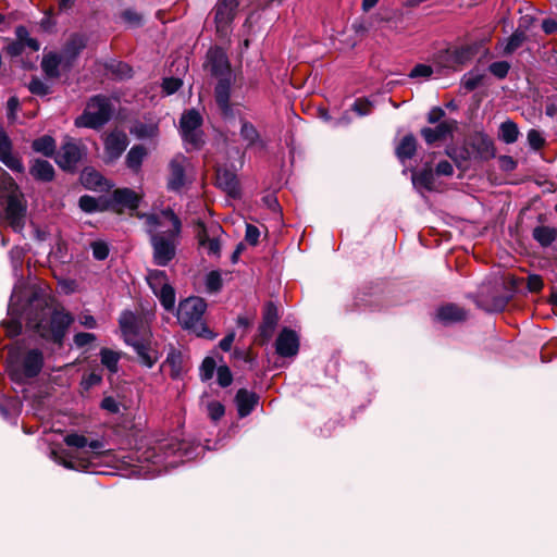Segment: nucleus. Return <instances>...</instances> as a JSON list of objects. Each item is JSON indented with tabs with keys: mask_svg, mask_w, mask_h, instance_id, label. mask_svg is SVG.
Instances as JSON below:
<instances>
[{
	"mask_svg": "<svg viewBox=\"0 0 557 557\" xmlns=\"http://www.w3.org/2000/svg\"><path fill=\"white\" fill-rule=\"evenodd\" d=\"M208 66L215 76H223L230 72V64L225 52L220 48L209 50L207 54Z\"/></svg>",
	"mask_w": 557,
	"mask_h": 557,
	"instance_id": "nucleus-21",
	"label": "nucleus"
},
{
	"mask_svg": "<svg viewBox=\"0 0 557 557\" xmlns=\"http://www.w3.org/2000/svg\"><path fill=\"white\" fill-rule=\"evenodd\" d=\"M33 148L37 152H41L45 156H52L55 149V141L50 136L40 137L33 143Z\"/></svg>",
	"mask_w": 557,
	"mask_h": 557,
	"instance_id": "nucleus-42",
	"label": "nucleus"
},
{
	"mask_svg": "<svg viewBox=\"0 0 557 557\" xmlns=\"http://www.w3.org/2000/svg\"><path fill=\"white\" fill-rule=\"evenodd\" d=\"M147 282L153 293L169 284L165 272L161 270H149Z\"/></svg>",
	"mask_w": 557,
	"mask_h": 557,
	"instance_id": "nucleus-41",
	"label": "nucleus"
},
{
	"mask_svg": "<svg viewBox=\"0 0 557 557\" xmlns=\"http://www.w3.org/2000/svg\"><path fill=\"white\" fill-rule=\"evenodd\" d=\"M236 405L240 417L248 416L258 403V396L247 389H239L236 394Z\"/></svg>",
	"mask_w": 557,
	"mask_h": 557,
	"instance_id": "nucleus-24",
	"label": "nucleus"
},
{
	"mask_svg": "<svg viewBox=\"0 0 557 557\" xmlns=\"http://www.w3.org/2000/svg\"><path fill=\"white\" fill-rule=\"evenodd\" d=\"M277 321V308L273 304H268L263 312L262 323H265L269 327H275Z\"/></svg>",
	"mask_w": 557,
	"mask_h": 557,
	"instance_id": "nucleus-47",
	"label": "nucleus"
},
{
	"mask_svg": "<svg viewBox=\"0 0 557 557\" xmlns=\"http://www.w3.org/2000/svg\"><path fill=\"white\" fill-rule=\"evenodd\" d=\"M523 40H524L523 33H518V32L513 33L509 37V39L505 46V52L506 53L513 52L516 49H518L522 45Z\"/></svg>",
	"mask_w": 557,
	"mask_h": 557,
	"instance_id": "nucleus-54",
	"label": "nucleus"
},
{
	"mask_svg": "<svg viewBox=\"0 0 557 557\" xmlns=\"http://www.w3.org/2000/svg\"><path fill=\"white\" fill-rule=\"evenodd\" d=\"M0 161L8 166L11 171L23 172L24 166L21 160L12 153V143L4 132L3 127L0 126Z\"/></svg>",
	"mask_w": 557,
	"mask_h": 557,
	"instance_id": "nucleus-16",
	"label": "nucleus"
},
{
	"mask_svg": "<svg viewBox=\"0 0 557 557\" xmlns=\"http://www.w3.org/2000/svg\"><path fill=\"white\" fill-rule=\"evenodd\" d=\"M112 112L109 98L95 96L87 103L83 114L76 119L75 124L79 127L98 128L110 120Z\"/></svg>",
	"mask_w": 557,
	"mask_h": 557,
	"instance_id": "nucleus-6",
	"label": "nucleus"
},
{
	"mask_svg": "<svg viewBox=\"0 0 557 557\" xmlns=\"http://www.w3.org/2000/svg\"><path fill=\"white\" fill-rule=\"evenodd\" d=\"M172 215L173 218H177V215L172 210H164L158 214H152L147 218L148 232L150 236L156 233L160 235H164V237H170L172 235V226L166 223H162L164 215Z\"/></svg>",
	"mask_w": 557,
	"mask_h": 557,
	"instance_id": "nucleus-22",
	"label": "nucleus"
},
{
	"mask_svg": "<svg viewBox=\"0 0 557 557\" xmlns=\"http://www.w3.org/2000/svg\"><path fill=\"white\" fill-rule=\"evenodd\" d=\"M101 408L111 413H116L120 411V404L112 396H108L102 399Z\"/></svg>",
	"mask_w": 557,
	"mask_h": 557,
	"instance_id": "nucleus-63",
	"label": "nucleus"
},
{
	"mask_svg": "<svg viewBox=\"0 0 557 557\" xmlns=\"http://www.w3.org/2000/svg\"><path fill=\"white\" fill-rule=\"evenodd\" d=\"M128 344L134 347L135 351L138 355L140 362L144 366H146L148 368H152L153 364L158 361V358H159L158 352L154 349H152L151 347H149L146 344H144L143 342H140L139 339L132 341Z\"/></svg>",
	"mask_w": 557,
	"mask_h": 557,
	"instance_id": "nucleus-25",
	"label": "nucleus"
},
{
	"mask_svg": "<svg viewBox=\"0 0 557 557\" xmlns=\"http://www.w3.org/2000/svg\"><path fill=\"white\" fill-rule=\"evenodd\" d=\"M471 147L481 160H490L495 157V146L493 139L485 133H476L472 136Z\"/></svg>",
	"mask_w": 557,
	"mask_h": 557,
	"instance_id": "nucleus-19",
	"label": "nucleus"
},
{
	"mask_svg": "<svg viewBox=\"0 0 557 557\" xmlns=\"http://www.w3.org/2000/svg\"><path fill=\"white\" fill-rule=\"evenodd\" d=\"M44 357L38 349L29 350L22 360H13L10 358V376L15 382H23L25 379L36 376L42 368Z\"/></svg>",
	"mask_w": 557,
	"mask_h": 557,
	"instance_id": "nucleus-7",
	"label": "nucleus"
},
{
	"mask_svg": "<svg viewBox=\"0 0 557 557\" xmlns=\"http://www.w3.org/2000/svg\"><path fill=\"white\" fill-rule=\"evenodd\" d=\"M195 232L199 247L203 249L208 256L219 258L221 255L220 237L223 234L222 227L216 223L205 225L203 222L199 221Z\"/></svg>",
	"mask_w": 557,
	"mask_h": 557,
	"instance_id": "nucleus-9",
	"label": "nucleus"
},
{
	"mask_svg": "<svg viewBox=\"0 0 557 557\" xmlns=\"http://www.w3.org/2000/svg\"><path fill=\"white\" fill-rule=\"evenodd\" d=\"M206 287L209 292H218L222 287V277L219 271H211L206 277Z\"/></svg>",
	"mask_w": 557,
	"mask_h": 557,
	"instance_id": "nucleus-48",
	"label": "nucleus"
},
{
	"mask_svg": "<svg viewBox=\"0 0 557 557\" xmlns=\"http://www.w3.org/2000/svg\"><path fill=\"white\" fill-rule=\"evenodd\" d=\"M182 86V81L175 77H168L163 79L162 88L166 95H172L177 91Z\"/></svg>",
	"mask_w": 557,
	"mask_h": 557,
	"instance_id": "nucleus-58",
	"label": "nucleus"
},
{
	"mask_svg": "<svg viewBox=\"0 0 557 557\" xmlns=\"http://www.w3.org/2000/svg\"><path fill=\"white\" fill-rule=\"evenodd\" d=\"M207 309L206 301L200 297H189L183 300L177 310V320L181 325L205 338H214L215 334L203 322V313Z\"/></svg>",
	"mask_w": 557,
	"mask_h": 557,
	"instance_id": "nucleus-4",
	"label": "nucleus"
},
{
	"mask_svg": "<svg viewBox=\"0 0 557 557\" xmlns=\"http://www.w3.org/2000/svg\"><path fill=\"white\" fill-rule=\"evenodd\" d=\"M276 352L281 357H293L297 355L299 349V338L296 332L289 329H283L280 335L277 336L276 343Z\"/></svg>",
	"mask_w": 557,
	"mask_h": 557,
	"instance_id": "nucleus-17",
	"label": "nucleus"
},
{
	"mask_svg": "<svg viewBox=\"0 0 557 557\" xmlns=\"http://www.w3.org/2000/svg\"><path fill=\"white\" fill-rule=\"evenodd\" d=\"M63 61L61 54L48 53L42 58L41 69L48 77L57 78L60 75L59 66Z\"/></svg>",
	"mask_w": 557,
	"mask_h": 557,
	"instance_id": "nucleus-29",
	"label": "nucleus"
},
{
	"mask_svg": "<svg viewBox=\"0 0 557 557\" xmlns=\"http://www.w3.org/2000/svg\"><path fill=\"white\" fill-rule=\"evenodd\" d=\"M527 138H528V143H529L530 147L534 150L541 149L545 144L544 137L536 129H530L528 132Z\"/></svg>",
	"mask_w": 557,
	"mask_h": 557,
	"instance_id": "nucleus-52",
	"label": "nucleus"
},
{
	"mask_svg": "<svg viewBox=\"0 0 557 557\" xmlns=\"http://www.w3.org/2000/svg\"><path fill=\"white\" fill-rule=\"evenodd\" d=\"M162 368L164 371H169L170 376L174 380L182 379L187 372L188 361L186 356L175 349L171 348L168 352L166 359L164 360Z\"/></svg>",
	"mask_w": 557,
	"mask_h": 557,
	"instance_id": "nucleus-14",
	"label": "nucleus"
},
{
	"mask_svg": "<svg viewBox=\"0 0 557 557\" xmlns=\"http://www.w3.org/2000/svg\"><path fill=\"white\" fill-rule=\"evenodd\" d=\"M201 121L200 114L195 110L184 113L181 119V133L183 139L194 147H198L201 143V134L199 131Z\"/></svg>",
	"mask_w": 557,
	"mask_h": 557,
	"instance_id": "nucleus-12",
	"label": "nucleus"
},
{
	"mask_svg": "<svg viewBox=\"0 0 557 557\" xmlns=\"http://www.w3.org/2000/svg\"><path fill=\"white\" fill-rule=\"evenodd\" d=\"M114 197L116 201L132 208H135L138 205L137 195L133 190L127 188L115 190Z\"/></svg>",
	"mask_w": 557,
	"mask_h": 557,
	"instance_id": "nucleus-44",
	"label": "nucleus"
},
{
	"mask_svg": "<svg viewBox=\"0 0 557 557\" xmlns=\"http://www.w3.org/2000/svg\"><path fill=\"white\" fill-rule=\"evenodd\" d=\"M120 327L126 343L146 337L148 327L146 321L131 311H124L120 317Z\"/></svg>",
	"mask_w": 557,
	"mask_h": 557,
	"instance_id": "nucleus-10",
	"label": "nucleus"
},
{
	"mask_svg": "<svg viewBox=\"0 0 557 557\" xmlns=\"http://www.w3.org/2000/svg\"><path fill=\"white\" fill-rule=\"evenodd\" d=\"M30 174L36 180L49 182L53 178L54 170L49 161L37 159L30 166Z\"/></svg>",
	"mask_w": 557,
	"mask_h": 557,
	"instance_id": "nucleus-28",
	"label": "nucleus"
},
{
	"mask_svg": "<svg viewBox=\"0 0 557 557\" xmlns=\"http://www.w3.org/2000/svg\"><path fill=\"white\" fill-rule=\"evenodd\" d=\"M154 295L160 299L161 305L165 310L170 311L175 306V292L174 288L168 284L157 290Z\"/></svg>",
	"mask_w": 557,
	"mask_h": 557,
	"instance_id": "nucleus-39",
	"label": "nucleus"
},
{
	"mask_svg": "<svg viewBox=\"0 0 557 557\" xmlns=\"http://www.w3.org/2000/svg\"><path fill=\"white\" fill-rule=\"evenodd\" d=\"M528 289L532 293L540 292L543 288V280L540 275L532 274L527 280Z\"/></svg>",
	"mask_w": 557,
	"mask_h": 557,
	"instance_id": "nucleus-61",
	"label": "nucleus"
},
{
	"mask_svg": "<svg viewBox=\"0 0 557 557\" xmlns=\"http://www.w3.org/2000/svg\"><path fill=\"white\" fill-rule=\"evenodd\" d=\"M510 65L506 61L494 62L490 65V72L497 78H504L509 72Z\"/></svg>",
	"mask_w": 557,
	"mask_h": 557,
	"instance_id": "nucleus-51",
	"label": "nucleus"
},
{
	"mask_svg": "<svg viewBox=\"0 0 557 557\" xmlns=\"http://www.w3.org/2000/svg\"><path fill=\"white\" fill-rule=\"evenodd\" d=\"M101 363L111 372L119 371L120 354L108 348L100 350Z\"/></svg>",
	"mask_w": 557,
	"mask_h": 557,
	"instance_id": "nucleus-35",
	"label": "nucleus"
},
{
	"mask_svg": "<svg viewBox=\"0 0 557 557\" xmlns=\"http://www.w3.org/2000/svg\"><path fill=\"white\" fill-rule=\"evenodd\" d=\"M218 383L222 387H227L233 381L231 370L227 367H219L216 370Z\"/></svg>",
	"mask_w": 557,
	"mask_h": 557,
	"instance_id": "nucleus-55",
	"label": "nucleus"
},
{
	"mask_svg": "<svg viewBox=\"0 0 557 557\" xmlns=\"http://www.w3.org/2000/svg\"><path fill=\"white\" fill-rule=\"evenodd\" d=\"M86 47V39L77 34L72 35L66 41L61 55L64 62L70 65L81 51Z\"/></svg>",
	"mask_w": 557,
	"mask_h": 557,
	"instance_id": "nucleus-23",
	"label": "nucleus"
},
{
	"mask_svg": "<svg viewBox=\"0 0 557 557\" xmlns=\"http://www.w3.org/2000/svg\"><path fill=\"white\" fill-rule=\"evenodd\" d=\"M417 150V141L412 135H406L396 148L397 157L404 161L411 159Z\"/></svg>",
	"mask_w": 557,
	"mask_h": 557,
	"instance_id": "nucleus-34",
	"label": "nucleus"
},
{
	"mask_svg": "<svg viewBox=\"0 0 557 557\" xmlns=\"http://www.w3.org/2000/svg\"><path fill=\"white\" fill-rule=\"evenodd\" d=\"M215 369V361L208 357L202 361V364L200 367V376L202 380H209L212 377L213 372Z\"/></svg>",
	"mask_w": 557,
	"mask_h": 557,
	"instance_id": "nucleus-56",
	"label": "nucleus"
},
{
	"mask_svg": "<svg viewBox=\"0 0 557 557\" xmlns=\"http://www.w3.org/2000/svg\"><path fill=\"white\" fill-rule=\"evenodd\" d=\"M436 317L444 323L458 322L466 319V311L456 305H446L437 310Z\"/></svg>",
	"mask_w": 557,
	"mask_h": 557,
	"instance_id": "nucleus-26",
	"label": "nucleus"
},
{
	"mask_svg": "<svg viewBox=\"0 0 557 557\" xmlns=\"http://www.w3.org/2000/svg\"><path fill=\"white\" fill-rule=\"evenodd\" d=\"M519 134L518 125L511 120H506L499 125L498 138L505 144L516 143Z\"/></svg>",
	"mask_w": 557,
	"mask_h": 557,
	"instance_id": "nucleus-32",
	"label": "nucleus"
},
{
	"mask_svg": "<svg viewBox=\"0 0 557 557\" xmlns=\"http://www.w3.org/2000/svg\"><path fill=\"white\" fill-rule=\"evenodd\" d=\"M231 83L227 79H220L215 87V100L219 107L227 112L230 109Z\"/></svg>",
	"mask_w": 557,
	"mask_h": 557,
	"instance_id": "nucleus-30",
	"label": "nucleus"
},
{
	"mask_svg": "<svg viewBox=\"0 0 557 557\" xmlns=\"http://www.w3.org/2000/svg\"><path fill=\"white\" fill-rule=\"evenodd\" d=\"M557 236L555 228L548 226H537L533 230V237L542 246H549Z\"/></svg>",
	"mask_w": 557,
	"mask_h": 557,
	"instance_id": "nucleus-37",
	"label": "nucleus"
},
{
	"mask_svg": "<svg viewBox=\"0 0 557 557\" xmlns=\"http://www.w3.org/2000/svg\"><path fill=\"white\" fill-rule=\"evenodd\" d=\"M456 127V122L453 120L444 121L440 123L434 128L431 127H424L421 131V135L424 138V140L431 145L438 140H444L448 138L453 131Z\"/></svg>",
	"mask_w": 557,
	"mask_h": 557,
	"instance_id": "nucleus-20",
	"label": "nucleus"
},
{
	"mask_svg": "<svg viewBox=\"0 0 557 557\" xmlns=\"http://www.w3.org/2000/svg\"><path fill=\"white\" fill-rule=\"evenodd\" d=\"M98 206H99V203L94 197L82 196L79 198V207L85 212L90 213V212L97 211Z\"/></svg>",
	"mask_w": 557,
	"mask_h": 557,
	"instance_id": "nucleus-59",
	"label": "nucleus"
},
{
	"mask_svg": "<svg viewBox=\"0 0 557 557\" xmlns=\"http://www.w3.org/2000/svg\"><path fill=\"white\" fill-rule=\"evenodd\" d=\"M208 416L211 420L218 421L220 420L225 412L224 406L220 401H210L207 405Z\"/></svg>",
	"mask_w": 557,
	"mask_h": 557,
	"instance_id": "nucleus-50",
	"label": "nucleus"
},
{
	"mask_svg": "<svg viewBox=\"0 0 557 557\" xmlns=\"http://www.w3.org/2000/svg\"><path fill=\"white\" fill-rule=\"evenodd\" d=\"M146 156V148L141 145H135L126 156V165L134 172H138Z\"/></svg>",
	"mask_w": 557,
	"mask_h": 557,
	"instance_id": "nucleus-31",
	"label": "nucleus"
},
{
	"mask_svg": "<svg viewBox=\"0 0 557 557\" xmlns=\"http://www.w3.org/2000/svg\"><path fill=\"white\" fill-rule=\"evenodd\" d=\"M73 317L53 305L50 297L35 295L27 310V325L41 338L62 344Z\"/></svg>",
	"mask_w": 557,
	"mask_h": 557,
	"instance_id": "nucleus-1",
	"label": "nucleus"
},
{
	"mask_svg": "<svg viewBox=\"0 0 557 557\" xmlns=\"http://www.w3.org/2000/svg\"><path fill=\"white\" fill-rule=\"evenodd\" d=\"M352 110L359 115H367L371 112V103L367 100L358 99L352 104Z\"/></svg>",
	"mask_w": 557,
	"mask_h": 557,
	"instance_id": "nucleus-64",
	"label": "nucleus"
},
{
	"mask_svg": "<svg viewBox=\"0 0 557 557\" xmlns=\"http://www.w3.org/2000/svg\"><path fill=\"white\" fill-rule=\"evenodd\" d=\"M237 5V0H222L216 4L215 24L216 30L221 35L228 33V27L235 16Z\"/></svg>",
	"mask_w": 557,
	"mask_h": 557,
	"instance_id": "nucleus-13",
	"label": "nucleus"
},
{
	"mask_svg": "<svg viewBox=\"0 0 557 557\" xmlns=\"http://www.w3.org/2000/svg\"><path fill=\"white\" fill-rule=\"evenodd\" d=\"M64 442L67 446L76 447L79 449L88 448L90 450V455L87 457H83L81 454L73 455L71 459H67L62 454H59L54 450L51 451V458L58 463L67 469L73 470H84L88 471L92 466L96 465V460L102 454H108L109 451H103V443L98 440L88 441L87 437L77 433L67 434L64 437Z\"/></svg>",
	"mask_w": 557,
	"mask_h": 557,
	"instance_id": "nucleus-2",
	"label": "nucleus"
},
{
	"mask_svg": "<svg viewBox=\"0 0 557 557\" xmlns=\"http://www.w3.org/2000/svg\"><path fill=\"white\" fill-rule=\"evenodd\" d=\"M92 250V256L97 260H104L109 256V247L106 242L97 240L91 243L90 245Z\"/></svg>",
	"mask_w": 557,
	"mask_h": 557,
	"instance_id": "nucleus-49",
	"label": "nucleus"
},
{
	"mask_svg": "<svg viewBox=\"0 0 557 557\" xmlns=\"http://www.w3.org/2000/svg\"><path fill=\"white\" fill-rule=\"evenodd\" d=\"M96 341V335L92 333L81 332L75 334L74 344L77 347H85Z\"/></svg>",
	"mask_w": 557,
	"mask_h": 557,
	"instance_id": "nucleus-60",
	"label": "nucleus"
},
{
	"mask_svg": "<svg viewBox=\"0 0 557 557\" xmlns=\"http://www.w3.org/2000/svg\"><path fill=\"white\" fill-rule=\"evenodd\" d=\"M483 79V73L476 70H472L462 76L461 85L466 90L472 91L482 84Z\"/></svg>",
	"mask_w": 557,
	"mask_h": 557,
	"instance_id": "nucleus-40",
	"label": "nucleus"
},
{
	"mask_svg": "<svg viewBox=\"0 0 557 557\" xmlns=\"http://www.w3.org/2000/svg\"><path fill=\"white\" fill-rule=\"evenodd\" d=\"M83 184L90 189H97L102 185V176L92 170H85L82 174Z\"/></svg>",
	"mask_w": 557,
	"mask_h": 557,
	"instance_id": "nucleus-45",
	"label": "nucleus"
},
{
	"mask_svg": "<svg viewBox=\"0 0 557 557\" xmlns=\"http://www.w3.org/2000/svg\"><path fill=\"white\" fill-rule=\"evenodd\" d=\"M412 184L418 189L423 188L429 191L436 190L435 176L430 168L420 172H413Z\"/></svg>",
	"mask_w": 557,
	"mask_h": 557,
	"instance_id": "nucleus-27",
	"label": "nucleus"
},
{
	"mask_svg": "<svg viewBox=\"0 0 557 557\" xmlns=\"http://www.w3.org/2000/svg\"><path fill=\"white\" fill-rule=\"evenodd\" d=\"M15 36L18 38L24 49H28L33 52H36L40 49V44L36 38L30 37L29 32L25 26H17L15 29Z\"/></svg>",
	"mask_w": 557,
	"mask_h": 557,
	"instance_id": "nucleus-36",
	"label": "nucleus"
},
{
	"mask_svg": "<svg viewBox=\"0 0 557 557\" xmlns=\"http://www.w3.org/2000/svg\"><path fill=\"white\" fill-rule=\"evenodd\" d=\"M434 72H436V67L433 65L428 64H417L410 72L409 76L411 78L422 77V78H429L431 77Z\"/></svg>",
	"mask_w": 557,
	"mask_h": 557,
	"instance_id": "nucleus-46",
	"label": "nucleus"
},
{
	"mask_svg": "<svg viewBox=\"0 0 557 557\" xmlns=\"http://www.w3.org/2000/svg\"><path fill=\"white\" fill-rule=\"evenodd\" d=\"M216 182L218 185L227 191L230 195L234 196L238 191V184L236 176L228 171L219 170L216 173Z\"/></svg>",
	"mask_w": 557,
	"mask_h": 557,
	"instance_id": "nucleus-33",
	"label": "nucleus"
},
{
	"mask_svg": "<svg viewBox=\"0 0 557 557\" xmlns=\"http://www.w3.org/2000/svg\"><path fill=\"white\" fill-rule=\"evenodd\" d=\"M189 165L188 159L178 153L169 162V175L166 185L170 190L180 191L186 184V170Z\"/></svg>",
	"mask_w": 557,
	"mask_h": 557,
	"instance_id": "nucleus-11",
	"label": "nucleus"
},
{
	"mask_svg": "<svg viewBox=\"0 0 557 557\" xmlns=\"http://www.w3.org/2000/svg\"><path fill=\"white\" fill-rule=\"evenodd\" d=\"M32 94L38 96H46L49 94V86L39 78H33L28 85Z\"/></svg>",
	"mask_w": 557,
	"mask_h": 557,
	"instance_id": "nucleus-53",
	"label": "nucleus"
},
{
	"mask_svg": "<svg viewBox=\"0 0 557 557\" xmlns=\"http://www.w3.org/2000/svg\"><path fill=\"white\" fill-rule=\"evenodd\" d=\"M138 139L154 138L158 135V126L156 123H137L131 129Z\"/></svg>",
	"mask_w": 557,
	"mask_h": 557,
	"instance_id": "nucleus-38",
	"label": "nucleus"
},
{
	"mask_svg": "<svg viewBox=\"0 0 557 557\" xmlns=\"http://www.w3.org/2000/svg\"><path fill=\"white\" fill-rule=\"evenodd\" d=\"M473 53V49L469 46L448 48L435 53L432 62L436 67V73L444 70L457 71L471 61Z\"/></svg>",
	"mask_w": 557,
	"mask_h": 557,
	"instance_id": "nucleus-8",
	"label": "nucleus"
},
{
	"mask_svg": "<svg viewBox=\"0 0 557 557\" xmlns=\"http://www.w3.org/2000/svg\"><path fill=\"white\" fill-rule=\"evenodd\" d=\"M7 200L5 218L10 225L20 231L24 224L26 207L14 180L0 166V201Z\"/></svg>",
	"mask_w": 557,
	"mask_h": 557,
	"instance_id": "nucleus-3",
	"label": "nucleus"
},
{
	"mask_svg": "<svg viewBox=\"0 0 557 557\" xmlns=\"http://www.w3.org/2000/svg\"><path fill=\"white\" fill-rule=\"evenodd\" d=\"M260 236V231L257 226L252 224L246 225V235L245 238L250 245H257Z\"/></svg>",
	"mask_w": 557,
	"mask_h": 557,
	"instance_id": "nucleus-62",
	"label": "nucleus"
},
{
	"mask_svg": "<svg viewBox=\"0 0 557 557\" xmlns=\"http://www.w3.org/2000/svg\"><path fill=\"white\" fill-rule=\"evenodd\" d=\"M242 138L247 141L248 146H253L257 144H261L260 135L256 127L249 122H243L240 128Z\"/></svg>",
	"mask_w": 557,
	"mask_h": 557,
	"instance_id": "nucleus-43",
	"label": "nucleus"
},
{
	"mask_svg": "<svg viewBox=\"0 0 557 557\" xmlns=\"http://www.w3.org/2000/svg\"><path fill=\"white\" fill-rule=\"evenodd\" d=\"M82 158L81 147L72 141L65 143L57 156L58 164L65 170H72Z\"/></svg>",
	"mask_w": 557,
	"mask_h": 557,
	"instance_id": "nucleus-18",
	"label": "nucleus"
},
{
	"mask_svg": "<svg viewBox=\"0 0 557 557\" xmlns=\"http://www.w3.org/2000/svg\"><path fill=\"white\" fill-rule=\"evenodd\" d=\"M101 380H102L101 374L92 371V372L84 375V377L82 380V386L84 389H89L92 386L98 385L101 382Z\"/></svg>",
	"mask_w": 557,
	"mask_h": 557,
	"instance_id": "nucleus-57",
	"label": "nucleus"
},
{
	"mask_svg": "<svg viewBox=\"0 0 557 557\" xmlns=\"http://www.w3.org/2000/svg\"><path fill=\"white\" fill-rule=\"evenodd\" d=\"M128 145L127 135L122 131H113L106 136L104 151L110 161L116 160Z\"/></svg>",
	"mask_w": 557,
	"mask_h": 557,
	"instance_id": "nucleus-15",
	"label": "nucleus"
},
{
	"mask_svg": "<svg viewBox=\"0 0 557 557\" xmlns=\"http://www.w3.org/2000/svg\"><path fill=\"white\" fill-rule=\"evenodd\" d=\"M163 221V223L172 226V235L164 237V235L156 233L150 236L153 262L159 267H165L174 259L181 233V221L178 218H173L171 214L164 215Z\"/></svg>",
	"mask_w": 557,
	"mask_h": 557,
	"instance_id": "nucleus-5",
	"label": "nucleus"
}]
</instances>
